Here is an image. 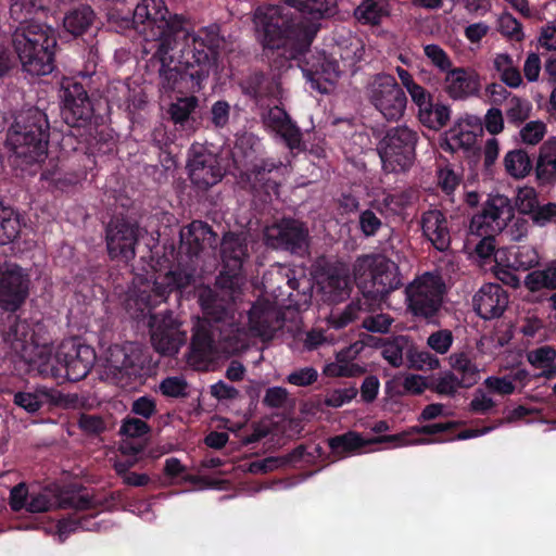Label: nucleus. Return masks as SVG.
Segmentation results:
<instances>
[{"instance_id":"obj_3","label":"nucleus","mask_w":556,"mask_h":556,"mask_svg":"<svg viewBox=\"0 0 556 556\" xmlns=\"http://www.w3.org/2000/svg\"><path fill=\"white\" fill-rule=\"evenodd\" d=\"M217 245V235L203 220H192L179 231L178 265L154 281V293L142 292L139 300L148 307L165 302L170 293H181L194 281L198 260Z\"/></svg>"},{"instance_id":"obj_53","label":"nucleus","mask_w":556,"mask_h":556,"mask_svg":"<svg viewBox=\"0 0 556 556\" xmlns=\"http://www.w3.org/2000/svg\"><path fill=\"white\" fill-rule=\"evenodd\" d=\"M424 53L430 60L431 64L443 73H446L453 67L450 55L439 45L429 43L424 46Z\"/></svg>"},{"instance_id":"obj_1","label":"nucleus","mask_w":556,"mask_h":556,"mask_svg":"<svg viewBox=\"0 0 556 556\" xmlns=\"http://www.w3.org/2000/svg\"><path fill=\"white\" fill-rule=\"evenodd\" d=\"M185 23L181 15L169 13L164 0H141L132 17L122 21L123 27L154 41L147 66L159 74L164 90H202L218 67L225 42L219 27L214 24L189 33Z\"/></svg>"},{"instance_id":"obj_63","label":"nucleus","mask_w":556,"mask_h":556,"mask_svg":"<svg viewBox=\"0 0 556 556\" xmlns=\"http://www.w3.org/2000/svg\"><path fill=\"white\" fill-rule=\"evenodd\" d=\"M392 323L393 318L390 315L380 313L366 316L362 321V326L370 332L386 333L389 331Z\"/></svg>"},{"instance_id":"obj_29","label":"nucleus","mask_w":556,"mask_h":556,"mask_svg":"<svg viewBox=\"0 0 556 556\" xmlns=\"http://www.w3.org/2000/svg\"><path fill=\"white\" fill-rule=\"evenodd\" d=\"M420 226L424 237L440 252L446 251L451 245V232L446 215L438 210L430 208L420 216Z\"/></svg>"},{"instance_id":"obj_50","label":"nucleus","mask_w":556,"mask_h":556,"mask_svg":"<svg viewBox=\"0 0 556 556\" xmlns=\"http://www.w3.org/2000/svg\"><path fill=\"white\" fill-rule=\"evenodd\" d=\"M497 30L511 40H523L522 25L510 13H503L497 20Z\"/></svg>"},{"instance_id":"obj_45","label":"nucleus","mask_w":556,"mask_h":556,"mask_svg":"<svg viewBox=\"0 0 556 556\" xmlns=\"http://www.w3.org/2000/svg\"><path fill=\"white\" fill-rule=\"evenodd\" d=\"M65 495H71V493L64 492L56 496L47 491L31 492L26 510L33 514L49 511L55 506L60 507V501Z\"/></svg>"},{"instance_id":"obj_59","label":"nucleus","mask_w":556,"mask_h":556,"mask_svg":"<svg viewBox=\"0 0 556 556\" xmlns=\"http://www.w3.org/2000/svg\"><path fill=\"white\" fill-rule=\"evenodd\" d=\"M78 427L83 432L92 435L100 434L106 430L105 420L101 416L85 413L80 414L78 418Z\"/></svg>"},{"instance_id":"obj_22","label":"nucleus","mask_w":556,"mask_h":556,"mask_svg":"<svg viewBox=\"0 0 556 556\" xmlns=\"http://www.w3.org/2000/svg\"><path fill=\"white\" fill-rule=\"evenodd\" d=\"M384 442H397L399 444H405L407 442L406 434H390L366 440L356 431H348L328 439V445L332 454L340 458L358 454L367 445Z\"/></svg>"},{"instance_id":"obj_20","label":"nucleus","mask_w":556,"mask_h":556,"mask_svg":"<svg viewBox=\"0 0 556 556\" xmlns=\"http://www.w3.org/2000/svg\"><path fill=\"white\" fill-rule=\"evenodd\" d=\"M108 366L113 379L123 388L131 387L142 378L143 359L141 354L132 350L128 352L125 346L110 348Z\"/></svg>"},{"instance_id":"obj_61","label":"nucleus","mask_w":556,"mask_h":556,"mask_svg":"<svg viewBox=\"0 0 556 556\" xmlns=\"http://www.w3.org/2000/svg\"><path fill=\"white\" fill-rule=\"evenodd\" d=\"M29 495L30 493L25 482H20L16 485H14L11 489L9 496V505L11 509L15 513H18L22 509L26 510Z\"/></svg>"},{"instance_id":"obj_27","label":"nucleus","mask_w":556,"mask_h":556,"mask_svg":"<svg viewBox=\"0 0 556 556\" xmlns=\"http://www.w3.org/2000/svg\"><path fill=\"white\" fill-rule=\"evenodd\" d=\"M215 353V340L211 330L203 326L197 327L187 354L188 364L195 370H207L214 361Z\"/></svg>"},{"instance_id":"obj_5","label":"nucleus","mask_w":556,"mask_h":556,"mask_svg":"<svg viewBox=\"0 0 556 556\" xmlns=\"http://www.w3.org/2000/svg\"><path fill=\"white\" fill-rule=\"evenodd\" d=\"M11 41L25 72L36 76L52 73L58 47L52 27L41 22L16 26Z\"/></svg>"},{"instance_id":"obj_56","label":"nucleus","mask_w":556,"mask_h":556,"mask_svg":"<svg viewBox=\"0 0 556 556\" xmlns=\"http://www.w3.org/2000/svg\"><path fill=\"white\" fill-rule=\"evenodd\" d=\"M151 432V427L146 420L135 417H126L121 426V433L127 438H142Z\"/></svg>"},{"instance_id":"obj_14","label":"nucleus","mask_w":556,"mask_h":556,"mask_svg":"<svg viewBox=\"0 0 556 556\" xmlns=\"http://www.w3.org/2000/svg\"><path fill=\"white\" fill-rule=\"evenodd\" d=\"M369 100L389 122H396L402 118L407 106V97L404 89L390 74H378L375 77Z\"/></svg>"},{"instance_id":"obj_36","label":"nucleus","mask_w":556,"mask_h":556,"mask_svg":"<svg viewBox=\"0 0 556 556\" xmlns=\"http://www.w3.org/2000/svg\"><path fill=\"white\" fill-rule=\"evenodd\" d=\"M452 371L455 372L463 383L464 389L473 387L480 379L477 365L469 358L467 353H454L450 356Z\"/></svg>"},{"instance_id":"obj_44","label":"nucleus","mask_w":556,"mask_h":556,"mask_svg":"<svg viewBox=\"0 0 556 556\" xmlns=\"http://www.w3.org/2000/svg\"><path fill=\"white\" fill-rule=\"evenodd\" d=\"M275 311L267 304H253L249 311V324L251 329L258 334H266L273 329L271 323L275 317Z\"/></svg>"},{"instance_id":"obj_52","label":"nucleus","mask_w":556,"mask_h":556,"mask_svg":"<svg viewBox=\"0 0 556 556\" xmlns=\"http://www.w3.org/2000/svg\"><path fill=\"white\" fill-rule=\"evenodd\" d=\"M200 303L203 313L214 321H222L227 315L226 307L211 290L200 296Z\"/></svg>"},{"instance_id":"obj_64","label":"nucleus","mask_w":556,"mask_h":556,"mask_svg":"<svg viewBox=\"0 0 556 556\" xmlns=\"http://www.w3.org/2000/svg\"><path fill=\"white\" fill-rule=\"evenodd\" d=\"M529 216L535 225L541 227L546 226L556 219V203L548 202L543 205L539 204Z\"/></svg>"},{"instance_id":"obj_2","label":"nucleus","mask_w":556,"mask_h":556,"mask_svg":"<svg viewBox=\"0 0 556 556\" xmlns=\"http://www.w3.org/2000/svg\"><path fill=\"white\" fill-rule=\"evenodd\" d=\"M283 2L299 12L300 17L288 16L279 5H261L255 10L253 22L263 53L267 59H274L277 67L296 61L311 88L329 93L341 74L338 60L324 50L308 58L306 54L321 28V21L336 14V0Z\"/></svg>"},{"instance_id":"obj_18","label":"nucleus","mask_w":556,"mask_h":556,"mask_svg":"<svg viewBox=\"0 0 556 556\" xmlns=\"http://www.w3.org/2000/svg\"><path fill=\"white\" fill-rule=\"evenodd\" d=\"M187 167L190 181L201 191L208 190L224 177L218 155L203 147L192 148Z\"/></svg>"},{"instance_id":"obj_8","label":"nucleus","mask_w":556,"mask_h":556,"mask_svg":"<svg viewBox=\"0 0 556 556\" xmlns=\"http://www.w3.org/2000/svg\"><path fill=\"white\" fill-rule=\"evenodd\" d=\"M407 312L427 324H439V314L443 306L445 283L437 273L426 271L405 287Z\"/></svg>"},{"instance_id":"obj_23","label":"nucleus","mask_w":556,"mask_h":556,"mask_svg":"<svg viewBox=\"0 0 556 556\" xmlns=\"http://www.w3.org/2000/svg\"><path fill=\"white\" fill-rule=\"evenodd\" d=\"M65 395L54 389L46 386H37L18 391L14 394L13 403L29 414H36L41 409H50L64 403Z\"/></svg>"},{"instance_id":"obj_7","label":"nucleus","mask_w":556,"mask_h":556,"mask_svg":"<svg viewBox=\"0 0 556 556\" xmlns=\"http://www.w3.org/2000/svg\"><path fill=\"white\" fill-rule=\"evenodd\" d=\"M61 117L79 142H89L94 126V109L88 91L81 83L64 79L61 89Z\"/></svg>"},{"instance_id":"obj_34","label":"nucleus","mask_w":556,"mask_h":556,"mask_svg":"<svg viewBox=\"0 0 556 556\" xmlns=\"http://www.w3.org/2000/svg\"><path fill=\"white\" fill-rule=\"evenodd\" d=\"M503 165L506 174L516 180L526 178L533 170V160L521 148L509 150L504 155Z\"/></svg>"},{"instance_id":"obj_10","label":"nucleus","mask_w":556,"mask_h":556,"mask_svg":"<svg viewBox=\"0 0 556 556\" xmlns=\"http://www.w3.org/2000/svg\"><path fill=\"white\" fill-rule=\"evenodd\" d=\"M142 292L154 293V286L150 290H140L136 295L135 304L138 306L140 315H149V327L151 333V343L154 350L166 356L175 355L180 346L187 340V333L181 329V324L173 317L172 312L165 314H152L151 311L162 302L148 307L140 300Z\"/></svg>"},{"instance_id":"obj_31","label":"nucleus","mask_w":556,"mask_h":556,"mask_svg":"<svg viewBox=\"0 0 556 556\" xmlns=\"http://www.w3.org/2000/svg\"><path fill=\"white\" fill-rule=\"evenodd\" d=\"M532 172L539 187H553L556 184V137L541 144Z\"/></svg>"},{"instance_id":"obj_60","label":"nucleus","mask_w":556,"mask_h":556,"mask_svg":"<svg viewBox=\"0 0 556 556\" xmlns=\"http://www.w3.org/2000/svg\"><path fill=\"white\" fill-rule=\"evenodd\" d=\"M556 358V350L549 345H543L527 354L528 362L535 368H543Z\"/></svg>"},{"instance_id":"obj_54","label":"nucleus","mask_w":556,"mask_h":556,"mask_svg":"<svg viewBox=\"0 0 556 556\" xmlns=\"http://www.w3.org/2000/svg\"><path fill=\"white\" fill-rule=\"evenodd\" d=\"M188 383L182 377H167L160 383V391L167 397H186Z\"/></svg>"},{"instance_id":"obj_42","label":"nucleus","mask_w":556,"mask_h":556,"mask_svg":"<svg viewBox=\"0 0 556 556\" xmlns=\"http://www.w3.org/2000/svg\"><path fill=\"white\" fill-rule=\"evenodd\" d=\"M21 231V222L11 207L4 206L0 200V245L16 239Z\"/></svg>"},{"instance_id":"obj_33","label":"nucleus","mask_w":556,"mask_h":556,"mask_svg":"<svg viewBox=\"0 0 556 556\" xmlns=\"http://www.w3.org/2000/svg\"><path fill=\"white\" fill-rule=\"evenodd\" d=\"M94 17L96 14L88 4L72 8L63 17V28L73 37H80L90 29Z\"/></svg>"},{"instance_id":"obj_13","label":"nucleus","mask_w":556,"mask_h":556,"mask_svg":"<svg viewBox=\"0 0 556 556\" xmlns=\"http://www.w3.org/2000/svg\"><path fill=\"white\" fill-rule=\"evenodd\" d=\"M266 244L275 250L304 257L309 252L311 237L306 224L293 217H282L264 231Z\"/></svg>"},{"instance_id":"obj_39","label":"nucleus","mask_w":556,"mask_h":556,"mask_svg":"<svg viewBox=\"0 0 556 556\" xmlns=\"http://www.w3.org/2000/svg\"><path fill=\"white\" fill-rule=\"evenodd\" d=\"M159 86H160L161 90H163L164 92L173 91V90H164L160 84H159ZM174 91L177 92V90H174ZM200 91L201 90L195 91V92H192V91L181 92V94L190 93V96L178 98L176 100V102H173L170 104V106L168 109V113L170 115L172 121L175 124L184 125L189 119L191 113L194 112V110L197 109V106L199 104V100L195 96H193V93H197ZM178 93H180V91H178Z\"/></svg>"},{"instance_id":"obj_32","label":"nucleus","mask_w":556,"mask_h":556,"mask_svg":"<svg viewBox=\"0 0 556 556\" xmlns=\"http://www.w3.org/2000/svg\"><path fill=\"white\" fill-rule=\"evenodd\" d=\"M3 340L10 343L16 352H24L27 345L35 344V333L26 319H21L13 313L8 315V326L0 329Z\"/></svg>"},{"instance_id":"obj_24","label":"nucleus","mask_w":556,"mask_h":556,"mask_svg":"<svg viewBox=\"0 0 556 556\" xmlns=\"http://www.w3.org/2000/svg\"><path fill=\"white\" fill-rule=\"evenodd\" d=\"M510 215V207L507 203V198L497 195L484 203L481 212L476 214L470 222V231L478 236L488 232V229L495 231L502 229L504 226L505 217Z\"/></svg>"},{"instance_id":"obj_46","label":"nucleus","mask_w":556,"mask_h":556,"mask_svg":"<svg viewBox=\"0 0 556 556\" xmlns=\"http://www.w3.org/2000/svg\"><path fill=\"white\" fill-rule=\"evenodd\" d=\"M408 367L416 370H432L440 366L439 358L426 350H418L412 343L407 350Z\"/></svg>"},{"instance_id":"obj_40","label":"nucleus","mask_w":556,"mask_h":556,"mask_svg":"<svg viewBox=\"0 0 556 556\" xmlns=\"http://www.w3.org/2000/svg\"><path fill=\"white\" fill-rule=\"evenodd\" d=\"M409 346L408 337L395 336L384 341L381 346V355L392 367L397 368L403 364V355L407 356Z\"/></svg>"},{"instance_id":"obj_49","label":"nucleus","mask_w":556,"mask_h":556,"mask_svg":"<svg viewBox=\"0 0 556 556\" xmlns=\"http://www.w3.org/2000/svg\"><path fill=\"white\" fill-rule=\"evenodd\" d=\"M511 255L514 256L511 266L517 270H528L533 268L540 261L539 253L531 245H519Z\"/></svg>"},{"instance_id":"obj_16","label":"nucleus","mask_w":556,"mask_h":556,"mask_svg":"<svg viewBox=\"0 0 556 556\" xmlns=\"http://www.w3.org/2000/svg\"><path fill=\"white\" fill-rule=\"evenodd\" d=\"M364 263L369 269L371 286L364 295L376 303L384 302L387 296L402 287L397 265L386 257H366Z\"/></svg>"},{"instance_id":"obj_12","label":"nucleus","mask_w":556,"mask_h":556,"mask_svg":"<svg viewBox=\"0 0 556 556\" xmlns=\"http://www.w3.org/2000/svg\"><path fill=\"white\" fill-rule=\"evenodd\" d=\"M283 164L280 160L267 157L248 172L235 174L237 184L263 203L279 194Z\"/></svg>"},{"instance_id":"obj_11","label":"nucleus","mask_w":556,"mask_h":556,"mask_svg":"<svg viewBox=\"0 0 556 556\" xmlns=\"http://www.w3.org/2000/svg\"><path fill=\"white\" fill-rule=\"evenodd\" d=\"M222 269L216 278L220 289L236 292L244 280V264L250 258L247 236L242 232L228 231L220 241Z\"/></svg>"},{"instance_id":"obj_35","label":"nucleus","mask_w":556,"mask_h":556,"mask_svg":"<svg viewBox=\"0 0 556 556\" xmlns=\"http://www.w3.org/2000/svg\"><path fill=\"white\" fill-rule=\"evenodd\" d=\"M320 290L326 301L331 303L342 302L350 294L349 277L338 270H332L320 283Z\"/></svg>"},{"instance_id":"obj_26","label":"nucleus","mask_w":556,"mask_h":556,"mask_svg":"<svg viewBox=\"0 0 556 556\" xmlns=\"http://www.w3.org/2000/svg\"><path fill=\"white\" fill-rule=\"evenodd\" d=\"M479 74L468 67H452L445 73L444 90L453 100H465L480 91Z\"/></svg>"},{"instance_id":"obj_30","label":"nucleus","mask_w":556,"mask_h":556,"mask_svg":"<svg viewBox=\"0 0 556 556\" xmlns=\"http://www.w3.org/2000/svg\"><path fill=\"white\" fill-rule=\"evenodd\" d=\"M242 93L255 101L278 98L280 79L277 75L263 71H253L240 83Z\"/></svg>"},{"instance_id":"obj_62","label":"nucleus","mask_w":556,"mask_h":556,"mask_svg":"<svg viewBox=\"0 0 556 556\" xmlns=\"http://www.w3.org/2000/svg\"><path fill=\"white\" fill-rule=\"evenodd\" d=\"M545 131L546 126L543 122H529L521 128L520 138L525 143L534 146L543 139Z\"/></svg>"},{"instance_id":"obj_41","label":"nucleus","mask_w":556,"mask_h":556,"mask_svg":"<svg viewBox=\"0 0 556 556\" xmlns=\"http://www.w3.org/2000/svg\"><path fill=\"white\" fill-rule=\"evenodd\" d=\"M525 286L532 292L541 289L556 290V261L544 269L530 271L525 278Z\"/></svg>"},{"instance_id":"obj_15","label":"nucleus","mask_w":556,"mask_h":556,"mask_svg":"<svg viewBox=\"0 0 556 556\" xmlns=\"http://www.w3.org/2000/svg\"><path fill=\"white\" fill-rule=\"evenodd\" d=\"M60 508H72L74 511L58 522V534L60 540L65 541L68 535L77 530L97 531L99 522L96 521L98 513H91L94 508L93 497L88 494L71 493L60 501Z\"/></svg>"},{"instance_id":"obj_57","label":"nucleus","mask_w":556,"mask_h":556,"mask_svg":"<svg viewBox=\"0 0 556 556\" xmlns=\"http://www.w3.org/2000/svg\"><path fill=\"white\" fill-rule=\"evenodd\" d=\"M454 337L451 330L441 329L432 332L427 340L430 349L439 354H445L452 346Z\"/></svg>"},{"instance_id":"obj_47","label":"nucleus","mask_w":556,"mask_h":556,"mask_svg":"<svg viewBox=\"0 0 556 556\" xmlns=\"http://www.w3.org/2000/svg\"><path fill=\"white\" fill-rule=\"evenodd\" d=\"M414 201V191L406 189L396 193H388L378 204L377 210L382 213V207L394 214H400Z\"/></svg>"},{"instance_id":"obj_6","label":"nucleus","mask_w":556,"mask_h":556,"mask_svg":"<svg viewBox=\"0 0 556 556\" xmlns=\"http://www.w3.org/2000/svg\"><path fill=\"white\" fill-rule=\"evenodd\" d=\"M94 361L96 352L90 345L63 342L54 355L42 357L38 371L43 377L77 382L87 377Z\"/></svg>"},{"instance_id":"obj_21","label":"nucleus","mask_w":556,"mask_h":556,"mask_svg":"<svg viewBox=\"0 0 556 556\" xmlns=\"http://www.w3.org/2000/svg\"><path fill=\"white\" fill-rule=\"evenodd\" d=\"M262 117L264 125L279 136L289 150H305L300 127L282 106L269 108Z\"/></svg>"},{"instance_id":"obj_9","label":"nucleus","mask_w":556,"mask_h":556,"mask_svg":"<svg viewBox=\"0 0 556 556\" xmlns=\"http://www.w3.org/2000/svg\"><path fill=\"white\" fill-rule=\"evenodd\" d=\"M418 140V132L406 125L389 128L377 148L382 168L394 174L408 172L416 160Z\"/></svg>"},{"instance_id":"obj_37","label":"nucleus","mask_w":556,"mask_h":556,"mask_svg":"<svg viewBox=\"0 0 556 556\" xmlns=\"http://www.w3.org/2000/svg\"><path fill=\"white\" fill-rule=\"evenodd\" d=\"M450 117V106L442 103H433V100L426 108L417 111L419 123L431 130H440L445 127Z\"/></svg>"},{"instance_id":"obj_19","label":"nucleus","mask_w":556,"mask_h":556,"mask_svg":"<svg viewBox=\"0 0 556 556\" xmlns=\"http://www.w3.org/2000/svg\"><path fill=\"white\" fill-rule=\"evenodd\" d=\"M29 283L28 274L16 264L0 269V307L15 313L28 296Z\"/></svg>"},{"instance_id":"obj_28","label":"nucleus","mask_w":556,"mask_h":556,"mask_svg":"<svg viewBox=\"0 0 556 556\" xmlns=\"http://www.w3.org/2000/svg\"><path fill=\"white\" fill-rule=\"evenodd\" d=\"M231 159L235 174H241L257 166L266 157L261 141L253 134L245 132L237 137L231 150Z\"/></svg>"},{"instance_id":"obj_17","label":"nucleus","mask_w":556,"mask_h":556,"mask_svg":"<svg viewBox=\"0 0 556 556\" xmlns=\"http://www.w3.org/2000/svg\"><path fill=\"white\" fill-rule=\"evenodd\" d=\"M105 240L112 260L128 262L136 256L139 226L124 218H112L106 226Z\"/></svg>"},{"instance_id":"obj_38","label":"nucleus","mask_w":556,"mask_h":556,"mask_svg":"<svg viewBox=\"0 0 556 556\" xmlns=\"http://www.w3.org/2000/svg\"><path fill=\"white\" fill-rule=\"evenodd\" d=\"M10 1V16L17 23V26H25L37 22L35 15L39 11H43L41 0H9Z\"/></svg>"},{"instance_id":"obj_48","label":"nucleus","mask_w":556,"mask_h":556,"mask_svg":"<svg viewBox=\"0 0 556 556\" xmlns=\"http://www.w3.org/2000/svg\"><path fill=\"white\" fill-rule=\"evenodd\" d=\"M507 105L506 117L508 123L519 126L530 117L532 104L529 100L513 96Z\"/></svg>"},{"instance_id":"obj_51","label":"nucleus","mask_w":556,"mask_h":556,"mask_svg":"<svg viewBox=\"0 0 556 556\" xmlns=\"http://www.w3.org/2000/svg\"><path fill=\"white\" fill-rule=\"evenodd\" d=\"M460 388L464 389L459 377L455 372L448 370L437 378L432 390L440 395L454 396Z\"/></svg>"},{"instance_id":"obj_55","label":"nucleus","mask_w":556,"mask_h":556,"mask_svg":"<svg viewBox=\"0 0 556 556\" xmlns=\"http://www.w3.org/2000/svg\"><path fill=\"white\" fill-rule=\"evenodd\" d=\"M358 226L364 237L369 238L378 233V231L382 228L383 223L372 210L367 208L361 212L358 217Z\"/></svg>"},{"instance_id":"obj_25","label":"nucleus","mask_w":556,"mask_h":556,"mask_svg":"<svg viewBox=\"0 0 556 556\" xmlns=\"http://www.w3.org/2000/svg\"><path fill=\"white\" fill-rule=\"evenodd\" d=\"M508 305V294L498 283H485L473 296V308L484 320L498 318Z\"/></svg>"},{"instance_id":"obj_4","label":"nucleus","mask_w":556,"mask_h":556,"mask_svg":"<svg viewBox=\"0 0 556 556\" xmlns=\"http://www.w3.org/2000/svg\"><path fill=\"white\" fill-rule=\"evenodd\" d=\"M50 123L47 114L36 106L14 115L7 130L5 146L12 152L13 164L29 176L36 175L48 157Z\"/></svg>"},{"instance_id":"obj_58","label":"nucleus","mask_w":556,"mask_h":556,"mask_svg":"<svg viewBox=\"0 0 556 556\" xmlns=\"http://www.w3.org/2000/svg\"><path fill=\"white\" fill-rule=\"evenodd\" d=\"M540 204L538 192L532 187L520 189L517 195V206L521 214L530 215Z\"/></svg>"},{"instance_id":"obj_43","label":"nucleus","mask_w":556,"mask_h":556,"mask_svg":"<svg viewBox=\"0 0 556 556\" xmlns=\"http://www.w3.org/2000/svg\"><path fill=\"white\" fill-rule=\"evenodd\" d=\"M388 14L386 4L376 0H363L354 12L358 22L365 25H379Z\"/></svg>"}]
</instances>
